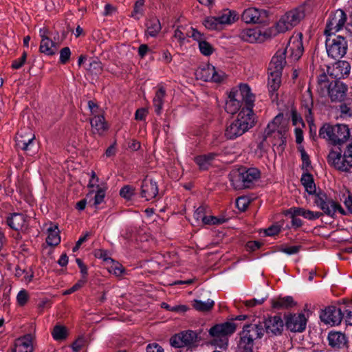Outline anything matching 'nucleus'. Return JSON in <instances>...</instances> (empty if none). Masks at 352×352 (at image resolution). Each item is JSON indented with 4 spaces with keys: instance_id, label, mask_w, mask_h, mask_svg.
<instances>
[{
    "instance_id": "1",
    "label": "nucleus",
    "mask_w": 352,
    "mask_h": 352,
    "mask_svg": "<svg viewBox=\"0 0 352 352\" xmlns=\"http://www.w3.org/2000/svg\"><path fill=\"white\" fill-rule=\"evenodd\" d=\"M287 123L282 113L278 114L267 124L263 133V142L272 144L274 153L282 154L287 136Z\"/></svg>"
},
{
    "instance_id": "2",
    "label": "nucleus",
    "mask_w": 352,
    "mask_h": 352,
    "mask_svg": "<svg viewBox=\"0 0 352 352\" xmlns=\"http://www.w3.org/2000/svg\"><path fill=\"white\" fill-rule=\"evenodd\" d=\"M256 123V117L250 108H242L236 118L232 121L225 131V136L234 140L252 129Z\"/></svg>"
},
{
    "instance_id": "3",
    "label": "nucleus",
    "mask_w": 352,
    "mask_h": 352,
    "mask_svg": "<svg viewBox=\"0 0 352 352\" xmlns=\"http://www.w3.org/2000/svg\"><path fill=\"white\" fill-rule=\"evenodd\" d=\"M318 135L329 144L340 146L349 138L350 129L346 124L325 123L320 127Z\"/></svg>"
},
{
    "instance_id": "4",
    "label": "nucleus",
    "mask_w": 352,
    "mask_h": 352,
    "mask_svg": "<svg viewBox=\"0 0 352 352\" xmlns=\"http://www.w3.org/2000/svg\"><path fill=\"white\" fill-rule=\"evenodd\" d=\"M264 334L263 326L259 324H246L239 333L237 352H253L255 340Z\"/></svg>"
},
{
    "instance_id": "5",
    "label": "nucleus",
    "mask_w": 352,
    "mask_h": 352,
    "mask_svg": "<svg viewBox=\"0 0 352 352\" xmlns=\"http://www.w3.org/2000/svg\"><path fill=\"white\" fill-rule=\"evenodd\" d=\"M260 176L261 173L256 168H243L232 171L230 175V181L234 189L241 190L250 188Z\"/></svg>"
},
{
    "instance_id": "6",
    "label": "nucleus",
    "mask_w": 352,
    "mask_h": 352,
    "mask_svg": "<svg viewBox=\"0 0 352 352\" xmlns=\"http://www.w3.org/2000/svg\"><path fill=\"white\" fill-rule=\"evenodd\" d=\"M327 162L329 165L342 171H349L352 168V141L346 144L343 153L340 148L331 149Z\"/></svg>"
},
{
    "instance_id": "7",
    "label": "nucleus",
    "mask_w": 352,
    "mask_h": 352,
    "mask_svg": "<svg viewBox=\"0 0 352 352\" xmlns=\"http://www.w3.org/2000/svg\"><path fill=\"white\" fill-rule=\"evenodd\" d=\"M305 17V9L298 7L287 12L276 23L274 32L283 33L297 25Z\"/></svg>"
},
{
    "instance_id": "8",
    "label": "nucleus",
    "mask_w": 352,
    "mask_h": 352,
    "mask_svg": "<svg viewBox=\"0 0 352 352\" xmlns=\"http://www.w3.org/2000/svg\"><path fill=\"white\" fill-rule=\"evenodd\" d=\"M235 330L234 323L226 322L212 327L209 330V334L213 338L214 344L219 348H223L228 345V336L232 334Z\"/></svg>"
},
{
    "instance_id": "9",
    "label": "nucleus",
    "mask_w": 352,
    "mask_h": 352,
    "mask_svg": "<svg viewBox=\"0 0 352 352\" xmlns=\"http://www.w3.org/2000/svg\"><path fill=\"white\" fill-rule=\"evenodd\" d=\"M326 50L329 57L333 59L342 58L347 52L348 45L344 37L342 36H327Z\"/></svg>"
},
{
    "instance_id": "10",
    "label": "nucleus",
    "mask_w": 352,
    "mask_h": 352,
    "mask_svg": "<svg viewBox=\"0 0 352 352\" xmlns=\"http://www.w3.org/2000/svg\"><path fill=\"white\" fill-rule=\"evenodd\" d=\"M275 34L272 28L267 29L247 28L240 32L239 37L245 42L261 43Z\"/></svg>"
},
{
    "instance_id": "11",
    "label": "nucleus",
    "mask_w": 352,
    "mask_h": 352,
    "mask_svg": "<svg viewBox=\"0 0 352 352\" xmlns=\"http://www.w3.org/2000/svg\"><path fill=\"white\" fill-rule=\"evenodd\" d=\"M229 96L233 99L239 100L243 105L245 104V108H250L252 110L255 100V96L252 93L251 89L247 84L241 83L239 86L233 87L229 94Z\"/></svg>"
},
{
    "instance_id": "12",
    "label": "nucleus",
    "mask_w": 352,
    "mask_h": 352,
    "mask_svg": "<svg viewBox=\"0 0 352 352\" xmlns=\"http://www.w3.org/2000/svg\"><path fill=\"white\" fill-rule=\"evenodd\" d=\"M346 14L340 9L332 12L327 19L324 34L326 36L334 35L342 30L346 22Z\"/></svg>"
},
{
    "instance_id": "13",
    "label": "nucleus",
    "mask_w": 352,
    "mask_h": 352,
    "mask_svg": "<svg viewBox=\"0 0 352 352\" xmlns=\"http://www.w3.org/2000/svg\"><path fill=\"white\" fill-rule=\"evenodd\" d=\"M282 50L285 51V54L287 55L289 60L292 61L298 60L304 52L302 34L301 33L293 34L290 37L287 46Z\"/></svg>"
},
{
    "instance_id": "14",
    "label": "nucleus",
    "mask_w": 352,
    "mask_h": 352,
    "mask_svg": "<svg viewBox=\"0 0 352 352\" xmlns=\"http://www.w3.org/2000/svg\"><path fill=\"white\" fill-rule=\"evenodd\" d=\"M195 223L199 225H220L226 222L224 217H218L210 214V209L206 206H200L193 214Z\"/></svg>"
},
{
    "instance_id": "15",
    "label": "nucleus",
    "mask_w": 352,
    "mask_h": 352,
    "mask_svg": "<svg viewBox=\"0 0 352 352\" xmlns=\"http://www.w3.org/2000/svg\"><path fill=\"white\" fill-rule=\"evenodd\" d=\"M314 204L322 210V213L331 218H335L338 212V202L329 198L324 192H320L315 196Z\"/></svg>"
},
{
    "instance_id": "16",
    "label": "nucleus",
    "mask_w": 352,
    "mask_h": 352,
    "mask_svg": "<svg viewBox=\"0 0 352 352\" xmlns=\"http://www.w3.org/2000/svg\"><path fill=\"white\" fill-rule=\"evenodd\" d=\"M198 335L192 330L183 331L173 336L170 342L173 347L183 348L194 345L197 341Z\"/></svg>"
},
{
    "instance_id": "17",
    "label": "nucleus",
    "mask_w": 352,
    "mask_h": 352,
    "mask_svg": "<svg viewBox=\"0 0 352 352\" xmlns=\"http://www.w3.org/2000/svg\"><path fill=\"white\" fill-rule=\"evenodd\" d=\"M197 76L204 81H212L219 82L226 77L225 73L215 68L210 64H207L202 67H199L196 72Z\"/></svg>"
},
{
    "instance_id": "18",
    "label": "nucleus",
    "mask_w": 352,
    "mask_h": 352,
    "mask_svg": "<svg viewBox=\"0 0 352 352\" xmlns=\"http://www.w3.org/2000/svg\"><path fill=\"white\" fill-rule=\"evenodd\" d=\"M35 135L30 129L21 130L16 136V145L18 148L30 153L33 151L34 146Z\"/></svg>"
},
{
    "instance_id": "19",
    "label": "nucleus",
    "mask_w": 352,
    "mask_h": 352,
    "mask_svg": "<svg viewBox=\"0 0 352 352\" xmlns=\"http://www.w3.org/2000/svg\"><path fill=\"white\" fill-rule=\"evenodd\" d=\"M320 318L327 324L331 326L338 325L340 324L343 319V308L329 306L322 311Z\"/></svg>"
},
{
    "instance_id": "20",
    "label": "nucleus",
    "mask_w": 352,
    "mask_h": 352,
    "mask_svg": "<svg viewBox=\"0 0 352 352\" xmlns=\"http://www.w3.org/2000/svg\"><path fill=\"white\" fill-rule=\"evenodd\" d=\"M348 90L347 86L340 80H334L328 85L326 94L332 102L343 101Z\"/></svg>"
},
{
    "instance_id": "21",
    "label": "nucleus",
    "mask_w": 352,
    "mask_h": 352,
    "mask_svg": "<svg viewBox=\"0 0 352 352\" xmlns=\"http://www.w3.org/2000/svg\"><path fill=\"white\" fill-rule=\"evenodd\" d=\"M267 16V13L264 10H259L256 8H248L245 9L241 18L246 23H259L264 22Z\"/></svg>"
},
{
    "instance_id": "22",
    "label": "nucleus",
    "mask_w": 352,
    "mask_h": 352,
    "mask_svg": "<svg viewBox=\"0 0 352 352\" xmlns=\"http://www.w3.org/2000/svg\"><path fill=\"white\" fill-rule=\"evenodd\" d=\"M8 226L16 231H24L28 228V217L19 212L10 214L6 219Z\"/></svg>"
},
{
    "instance_id": "23",
    "label": "nucleus",
    "mask_w": 352,
    "mask_h": 352,
    "mask_svg": "<svg viewBox=\"0 0 352 352\" xmlns=\"http://www.w3.org/2000/svg\"><path fill=\"white\" fill-rule=\"evenodd\" d=\"M307 319L304 314H292L286 319V327L293 332L303 331L307 325Z\"/></svg>"
},
{
    "instance_id": "24",
    "label": "nucleus",
    "mask_w": 352,
    "mask_h": 352,
    "mask_svg": "<svg viewBox=\"0 0 352 352\" xmlns=\"http://www.w3.org/2000/svg\"><path fill=\"white\" fill-rule=\"evenodd\" d=\"M140 194L146 201L155 198L158 194L157 183L151 178H145L142 182Z\"/></svg>"
},
{
    "instance_id": "25",
    "label": "nucleus",
    "mask_w": 352,
    "mask_h": 352,
    "mask_svg": "<svg viewBox=\"0 0 352 352\" xmlns=\"http://www.w3.org/2000/svg\"><path fill=\"white\" fill-rule=\"evenodd\" d=\"M283 321L280 316L269 317L264 322V331H265L268 334H280L283 329Z\"/></svg>"
},
{
    "instance_id": "26",
    "label": "nucleus",
    "mask_w": 352,
    "mask_h": 352,
    "mask_svg": "<svg viewBox=\"0 0 352 352\" xmlns=\"http://www.w3.org/2000/svg\"><path fill=\"white\" fill-rule=\"evenodd\" d=\"M33 337L30 334H27L15 340L11 352H33Z\"/></svg>"
},
{
    "instance_id": "27",
    "label": "nucleus",
    "mask_w": 352,
    "mask_h": 352,
    "mask_svg": "<svg viewBox=\"0 0 352 352\" xmlns=\"http://www.w3.org/2000/svg\"><path fill=\"white\" fill-rule=\"evenodd\" d=\"M286 65L285 51L278 50L272 57L269 65V71L277 72L282 74V71Z\"/></svg>"
},
{
    "instance_id": "28",
    "label": "nucleus",
    "mask_w": 352,
    "mask_h": 352,
    "mask_svg": "<svg viewBox=\"0 0 352 352\" xmlns=\"http://www.w3.org/2000/svg\"><path fill=\"white\" fill-rule=\"evenodd\" d=\"M281 73L269 71L268 76V90L272 98H276V91L281 83Z\"/></svg>"
},
{
    "instance_id": "29",
    "label": "nucleus",
    "mask_w": 352,
    "mask_h": 352,
    "mask_svg": "<svg viewBox=\"0 0 352 352\" xmlns=\"http://www.w3.org/2000/svg\"><path fill=\"white\" fill-rule=\"evenodd\" d=\"M329 345L336 349H340L345 347L348 340L345 334L341 332H330L328 336Z\"/></svg>"
},
{
    "instance_id": "30",
    "label": "nucleus",
    "mask_w": 352,
    "mask_h": 352,
    "mask_svg": "<svg viewBox=\"0 0 352 352\" xmlns=\"http://www.w3.org/2000/svg\"><path fill=\"white\" fill-rule=\"evenodd\" d=\"M93 133L102 135L108 129L104 117L102 115H96L90 120Z\"/></svg>"
},
{
    "instance_id": "31",
    "label": "nucleus",
    "mask_w": 352,
    "mask_h": 352,
    "mask_svg": "<svg viewBox=\"0 0 352 352\" xmlns=\"http://www.w3.org/2000/svg\"><path fill=\"white\" fill-rule=\"evenodd\" d=\"M340 201L343 202L346 209H344L341 205L338 203V212L343 216H346L352 214V195L346 190L340 198Z\"/></svg>"
},
{
    "instance_id": "32",
    "label": "nucleus",
    "mask_w": 352,
    "mask_h": 352,
    "mask_svg": "<svg viewBox=\"0 0 352 352\" xmlns=\"http://www.w3.org/2000/svg\"><path fill=\"white\" fill-rule=\"evenodd\" d=\"M47 236L46 243L50 246H55L60 243V236L59 235V230L58 226L50 222L49 227L47 228Z\"/></svg>"
},
{
    "instance_id": "33",
    "label": "nucleus",
    "mask_w": 352,
    "mask_h": 352,
    "mask_svg": "<svg viewBox=\"0 0 352 352\" xmlns=\"http://www.w3.org/2000/svg\"><path fill=\"white\" fill-rule=\"evenodd\" d=\"M290 212H292L293 214H299L309 221L318 219L323 214L321 212L312 211L301 207H292Z\"/></svg>"
},
{
    "instance_id": "34",
    "label": "nucleus",
    "mask_w": 352,
    "mask_h": 352,
    "mask_svg": "<svg viewBox=\"0 0 352 352\" xmlns=\"http://www.w3.org/2000/svg\"><path fill=\"white\" fill-rule=\"evenodd\" d=\"M238 16L236 11L225 9L219 13L217 18L222 27L223 25H230L235 22L238 19Z\"/></svg>"
},
{
    "instance_id": "35",
    "label": "nucleus",
    "mask_w": 352,
    "mask_h": 352,
    "mask_svg": "<svg viewBox=\"0 0 352 352\" xmlns=\"http://www.w3.org/2000/svg\"><path fill=\"white\" fill-rule=\"evenodd\" d=\"M216 156L217 154L214 153L199 155L195 157V162L201 170H207Z\"/></svg>"
},
{
    "instance_id": "36",
    "label": "nucleus",
    "mask_w": 352,
    "mask_h": 352,
    "mask_svg": "<svg viewBox=\"0 0 352 352\" xmlns=\"http://www.w3.org/2000/svg\"><path fill=\"white\" fill-rule=\"evenodd\" d=\"M295 305L293 298L291 296H285L272 300V306L274 309H283L292 307Z\"/></svg>"
},
{
    "instance_id": "37",
    "label": "nucleus",
    "mask_w": 352,
    "mask_h": 352,
    "mask_svg": "<svg viewBox=\"0 0 352 352\" xmlns=\"http://www.w3.org/2000/svg\"><path fill=\"white\" fill-rule=\"evenodd\" d=\"M335 76L338 78H345L348 76L351 70V65L346 60L338 61L333 69Z\"/></svg>"
},
{
    "instance_id": "38",
    "label": "nucleus",
    "mask_w": 352,
    "mask_h": 352,
    "mask_svg": "<svg viewBox=\"0 0 352 352\" xmlns=\"http://www.w3.org/2000/svg\"><path fill=\"white\" fill-rule=\"evenodd\" d=\"M39 50L46 55H53L56 52V44L49 38H43L41 41Z\"/></svg>"
},
{
    "instance_id": "39",
    "label": "nucleus",
    "mask_w": 352,
    "mask_h": 352,
    "mask_svg": "<svg viewBox=\"0 0 352 352\" xmlns=\"http://www.w3.org/2000/svg\"><path fill=\"white\" fill-rule=\"evenodd\" d=\"M166 96V90L164 87H160L155 92V95L153 100L155 111L157 114H160L163 107L164 98Z\"/></svg>"
},
{
    "instance_id": "40",
    "label": "nucleus",
    "mask_w": 352,
    "mask_h": 352,
    "mask_svg": "<svg viewBox=\"0 0 352 352\" xmlns=\"http://www.w3.org/2000/svg\"><path fill=\"white\" fill-rule=\"evenodd\" d=\"M301 183L305 190L310 195L316 192V185L311 174L306 173H303L301 177Z\"/></svg>"
},
{
    "instance_id": "41",
    "label": "nucleus",
    "mask_w": 352,
    "mask_h": 352,
    "mask_svg": "<svg viewBox=\"0 0 352 352\" xmlns=\"http://www.w3.org/2000/svg\"><path fill=\"white\" fill-rule=\"evenodd\" d=\"M340 117L344 119L352 118V99L347 98L340 105Z\"/></svg>"
},
{
    "instance_id": "42",
    "label": "nucleus",
    "mask_w": 352,
    "mask_h": 352,
    "mask_svg": "<svg viewBox=\"0 0 352 352\" xmlns=\"http://www.w3.org/2000/svg\"><path fill=\"white\" fill-rule=\"evenodd\" d=\"M213 306L214 301L210 299H208L206 301L195 300L192 302L193 308L199 311H208L210 310Z\"/></svg>"
},
{
    "instance_id": "43",
    "label": "nucleus",
    "mask_w": 352,
    "mask_h": 352,
    "mask_svg": "<svg viewBox=\"0 0 352 352\" xmlns=\"http://www.w3.org/2000/svg\"><path fill=\"white\" fill-rule=\"evenodd\" d=\"M242 104L239 103V100L233 99L228 96L225 105V110L230 114L236 113L241 108Z\"/></svg>"
},
{
    "instance_id": "44",
    "label": "nucleus",
    "mask_w": 352,
    "mask_h": 352,
    "mask_svg": "<svg viewBox=\"0 0 352 352\" xmlns=\"http://www.w3.org/2000/svg\"><path fill=\"white\" fill-rule=\"evenodd\" d=\"M161 24L160 21L155 19L151 21L147 25L146 34L151 36H156L161 30Z\"/></svg>"
},
{
    "instance_id": "45",
    "label": "nucleus",
    "mask_w": 352,
    "mask_h": 352,
    "mask_svg": "<svg viewBox=\"0 0 352 352\" xmlns=\"http://www.w3.org/2000/svg\"><path fill=\"white\" fill-rule=\"evenodd\" d=\"M96 195L94 196V206H98L103 202L105 192L107 190V186L105 184L97 185L96 187Z\"/></svg>"
},
{
    "instance_id": "46",
    "label": "nucleus",
    "mask_w": 352,
    "mask_h": 352,
    "mask_svg": "<svg viewBox=\"0 0 352 352\" xmlns=\"http://www.w3.org/2000/svg\"><path fill=\"white\" fill-rule=\"evenodd\" d=\"M313 105L314 103L312 98L310 96H309L308 98L305 100L303 103L306 120L309 123H312L314 122V118L311 112Z\"/></svg>"
},
{
    "instance_id": "47",
    "label": "nucleus",
    "mask_w": 352,
    "mask_h": 352,
    "mask_svg": "<svg viewBox=\"0 0 352 352\" xmlns=\"http://www.w3.org/2000/svg\"><path fill=\"white\" fill-rule=\"evenodd\" d=\"M329 83L328 76L322 73L318 77V90L320 91L321 95L326 94V90L327 89Z\"/></svg>"
},
{
    "instance_id": "48",
    "label": "nucleus",
    "mask_w": 352,
    "mask_h": 352,
    "mask_svg": "<svg viewBox=\"0 0 352 352\" xmlns=\"http://www.w3.org/2000/svg\"><path fill=\"white\" fill-rule=\"evenodd\" d=\"M204 25L208 30H219L222 27L217 16H208L203 22Z\"/></svg>"
},
{
    "instance_id": "49",
    "label": "nucleus",
    "mask_w": 352,
    "mask_h": 352,
    "mask_svg": "<svg viewBox=\"0 0 352 352\" xmlns=\"http://www.w3.org/2000/svg\"><path fill=\"white\" fill-rule=\"evenodd\" d=\"M52 334L55 340H63L67 338V332L65 327L56 325L54 327Z\"/></svg>"
},
{
    "instance_id": "50",
    "label": "nucleus",
    "mask_w": 352,
    "mask_h": 352,
    "mask_svg": "<svg viewBox=\"0 0 352 352\" xmlns=\"http://www.w3.org/2000/svg\"><path fill=\"white\" fill-rule=\"evenodd\" d=\"M135 195V188L129 185L124 186L120 190V195L126 200H130Z\"/></svg>"
},
{
    "instance_id": "51",
    "label": "nucleus",
    "mask_w": 352,
    "mask_h": 352,
    "mask_svg": "<svg viewBox=\"0 0 352 352\" xmlns=\"http://www.w3.org/2000/svg\"><path fill=\"white\" fill-rule=\"evenodd\" d=\"M343 318L347 324L352 325V302L343 307Z\"/></svg>"
},
{
    "instance_id": "52",
    "label": "nucleus",
    "mask_w": 352,
    "mask_h": 352,
    "mask_svg": "<svg viewBox=\"0 0 352 352\" xmlns=\"http://www.w3.org/2000/svg\"><path fill=\"white\" fill-rule=\"evenodd\" d=\"M199 48L201 53L205 56H210L213 52V48L211 45L205 40L200 41Z\"/></svg>"
},
{
    "instance_id": "53",
    "label": "nucleus",
    "mask_w": 352,
    "mask_h": 352,
    "mask_svg": "<svg viewBox=\"0 0 352 352\" xmlns=\"http://www.w3.org/2000/svg\"><path fill=\"white\" fill-rule=\"evenodd\" d=\"M282 226L278 223L273 224L269 228L264 229L263 232L265 236H273L278 234L281 230Z\"/></svg>"
},
{
    "instance_id": "54",
    "label": "nucleus",
    "mask_w": 352,
    "mask_h": 352,
    "mask_svg": "<svg viewBox=\"0 0 352 352\" xmlns=\"http://www.w3.org/2000/svg\"><path fill=\"white\" fill-rule=\"evenodd\" d=\"M291 210H292V208L287 210L285 212V214L290 216V217L292 218V225L293 227L296 228L301 227L303 224L302 221L300 219L296 217L300 215L299 214H293L292 212H290Z\"/></svg>"
},
{
    "instance_id": "55",
    "label": "nucleus",
    "mask_w": 352,
    "mask_h": 352,
    "mask_svg": "<svg viewBox=\"0 0 352 352\" xmlns=\"http://www.w3.org/2000/svg\"><path fill=\"white\" fill-rule=\"evenodd\" d=\"M27 56H28L27 52H24L23 53L22 56H21V58L14 60L12 61L11 67L14 69H19L21 68L24 65L25 63L26 62Z\"/></svg>"
},
{
    "instance_id": "56",
    "label": "nucleus",
    "mask_w": 352,
    "mask_h": 352,
    "mask_svg": "<svg viewBox=\"0 0 352 352\" xmlns=\"http://www.w3.org/2000/svg\"><path fill=\"white\" fill-rule=\"evenodd\" d=\"M250 204V200L246 197H238L236 200V206L237 208L241 211H244L247 209Z\"/></svg>"
},
{
    "instance_id": "57",
    "label": "nucleus",
    "mask_w": 352,
    "mask_h": 352,
    "mask_svg": "<svg viewBox=\"0 0 352 352\" xmlns=\"http://www.w3.org/2000/svg\"><path fill=\"white\" fill-rule=\"evenodd\" d=\"M29 299V295L26 290L22 289L19 291L16 296V300L20 306L25 305Z\"/></svg>"
},
{
    "instance_id": "58",
    "label": "nucleus",
    "mask_w": 352,
    "mask_h": 352,
    "mask_svg": "<svg viewBox=\"0 0 352 352\" xmlns=\"http://www.w3.org/2000/svg\"><path fill=\"white\" fill-rule=\"evenodd\" d=\"M86 280L85 278L80 279L76 284H74L71 288L63 292V295L71 294L76 291L80 289L85 284Z\"/></svg>"
},
{
    "instance_id": "59",
    "label": "nucleus",
    "mask_w": 352,
    "mask_h": 352,
    "mask_svg": "<svg viewBox=\"0 0 352 352\" xmlns=\"http://www.w3.org/2000/svg\"><path fill=\"white\" fill-rule=\"evenodd\" d=\"M71 51L68 47H63L60 52V63L65 64L70 58Z\"/></svg>"
},
{
    "instance_id": "60",
    "label": "nucleus",
    "mask_w": 352,
    "mask_h": 352,
    "mask_svg": "<svg viewBox=\"0 0 352 352\" xmlns=\"http://www.w3.org/2000/svg\"><path fill=\"white\" fill-rule=\"evenodd\" d=\"M300 248V245L284 246L281 248L280 251L288 255H292L297 254Z\"/></svg>"
},
{
    "instance_id": "61",
    "label": "nucleus",
    "mask_w": 352,
    "mask_h": 352,
    "mask_svg": "<svg viewBox=\"0 0 352 352\" xmlns=\"http://www.w3.org/2000/svg\"><path fill=\"white\" fill-rule=\"evenodd\" d=\"M109 272L116 276H120L124 273V267L119 263H113L109 267Z\"/></svg>"
},
{
    "instance_id": "62",
    "label": "nucleus",
    "mask_w": 352,
    "mask_h": 352,
    "mask_svg": "<svg viewBox=\"0 0 352 352\" xmlns=\"http://www.w3.org/2000/svg\"><path fill=\"white\" fill-rule=\"evenodd\" d=\"M146 352H164V350L159 344L153 342L146 346Z\"/></svg>"
},
{
    "instance_id": "63",
    "label": "nucleus",
    "mask_w": 352,
    "mask_h": 352,
    "mask_svg": "<svg viewBox=\"0 0 352 352\" xmlns=\"http://www.w3.org/2000/svg\"><path fill=\"white\" fill-rule=\"evenodd\" d=\"M88 107L93 117L96 115H101V109L94 101L89 100L88 102Z\"/></svg>"
},
{
    "instance_id": "64",
    "label": "nucleus",
    "mask_w": 352,
    "mask_h": 352,
    "mask_svg": "<svg viewBox=\"0 0 352 352\" xmlns=\"http://www.w3.org/2000/svg\"><path fill=\"white\" fill-rule=\"evenodd\" d=\"M144 3V0H138L135 3L134 10L132 14V16L136 17V15L138 14H141L142 11V8Z\"/></svg>"
}]
</instances>
